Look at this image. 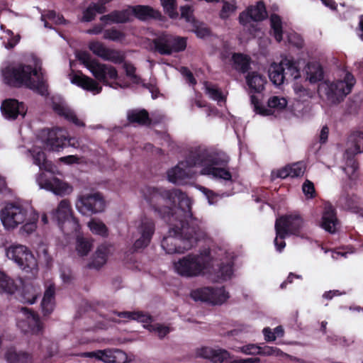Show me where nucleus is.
Returning a JSON list of instances; mask_svg holds the SVG:
<instances>
[{
    "label": "nucleus",
    "instance_id": "nucleus-1",
    "mask_svg": "<svg viewBox=\"0 0 363 363\" xmlns=\"http://www.w3.org/2000/svg\"><path fill=\"white\" fill-rule=\"evenodd\" d=\"M140 192L143 205L169 224L167 235L161 242L167 254L184 253L206 237L201 221L192 215V201L185 193L177 189L166 190L152 186H145Z\"/></svg>",
    "mask_w": 363,
    "mask_h": 363
},
{
    "label": "nucleus",
    "instance_id": "nucleus-2",
    "mask_svg": "<svg viewBox=\"0 0 363 363\" xmlns=\"http://www.w3.org/2000/svg\"><path fill=\"white\" fill-rule=\"evenodd\" d=\"M68 145L77 147L78 140L71 138L65 128L55 127L52 129H43L37 135L33 147L28 152L33 159V163L38 166L41 172L35 176V182L41 189L52 192L57 196L70 194L73 187L69 183L55 177L58 173L57 168L47 160L43 147L50 151L59 152Z\"/></svg>",
    "mask_w": 363,
    "mask_h": 363
},
{
    "label": "nucleus",
    "instance_id": "nucleus-3",
    "mask_svg": "<svg viewBox=\"0 0 363 363\" xmlns=\"http://www.w3.org/2000/svg\"><path fill=\"white\" fill-rule=\"evenodd\" d=\"M229 157L224 152H210L206 149L191 151L185 160L167 172L168 180L175 184H184L192 179L196 172L194 167H200V174L214 179L232 182V174L227 165Z\"/></svg>",
    "mask_w": 363,
    "mask_h": 363
},
{
    "label": "nucleus",
    "instance_id": "nucleus-4",
    "mask_svg": "<svg viewBox=\"0 0 363 363\" xmlns=\"http://www.w3.org/2000/svg\"><path fill=\"white\" fill-rule=\"evenodd\" d=\"M77 57L90 71L95 79L81 72H72L69 77L72 84L90 91L94 95L99 94L102 91V86L99 82L115 89L128 86L121 81L117 69L112 65L99 62L84 51L78 52Z\"/></svg>",
    "mask_w": 363,
    "mask_h": 363
},
{
    "label": "nucleus",
    "instance_id": "nucleus-5",
    "mask_svg": "<svg viewBox=\"0 0 363 363\" xmlns=\"http://www.w3.org/2000/svg\"><path fill=\"white\" fill-rule=\"evenodd\" d=\"M3 81L13 86H26L41 95L48 91L41 61L32 57L26 63L9 64L1 69Z\"/></svg>",
    "mask_w": 363,
    "mask_h": 363
},
{
    "label": "nucleus",
    "instance_id": "nucleus-6",
    "mask_svg": "<svg viewBox=\"0 0 363 363\" xmlns=\"http://www.w3.org/2000/svg\"><path fill=\"white\" fill-rule=\"evenodd\" d=\"M38 217L35 211L13 203L6 204L0 211V219L4 228L11 230L22 225L20 232L23 235L31 234L36 230Z\"/></svg>",
    "mask_w": 363,
    "mask_h": 363
},
{
    "label": "nucleus",
    "instance_id": "nucleus-7",
    "mask_svg": "<svg viewBox=\"0 0 363 363\" xmlns=\"http://www.w3.org/2000/svg\"><path fill=\"white\" fill-rule=\"evenodd\" d=\"M211 259L206 254H189L173 262L174 272L186 278L211 274Z\"/></svg>",
    "mask_w": 363,
    "mask_h": 363
},
{
    "label": "nucleus",
    "instance_id": "nucleus-8",
    "mask_svg": "<svg viewBox=\"0 0 363 363\" xmlns=\"http://www.w3.org/2000/svg\"><path fill=\"white\" fill-rule=\"evenodd\" d=\"M20 285H22L23 288L18 292L17 298L23 303H34L40 294V286H34L31 283L23 284L21 279L15 281L0 271V291L8 294H14Z\"/></svg>",
    "mask_w": 363,
    "mask_h": 363
},
{
    "label": "nucleus",
    "instance_id": "nucleus-9",
    "mask_svg": "<svg viewBox=\"0 0 363 363\" xmlns=\"http://www.w3.org/2000/svg\"><path fill=\"white\" fill-rule=\"evenodd\" d=\"M303 227L304 222L297 213L277 218L275 223L276 238L274 239L277 250L281 252L286 246L284 238L290 235H298Z\"/></svg>",
    "mask_w": 363,
    "mask_h": 363
},
{
    "label": "nucleus",
    "instance_id": "nucleus-10",
    "mask_svg": "<svg viewBox=\"0 0 363 363\" xmlns=\"http://www.w3.org/2000/svg\"><path fill=\"white\" fill-rule=\"evenodd\" d=\"M354 83L353 75L346 73L343 79L322 82L318 86V92L325 95L330 103H337L351 91Z\"/></svg>",
    "mask_w": 363,
    "mask_h": 363
},
{
    "label": "nucleus",
    "instance_id": "nucleus-11",
    "mask_svg": "<svg viewBox=\"0 0 363 363\" xmlns=\"http://www.w3.org/2000/svg\"><path fill=\"white\" fill-rule=\"evenodd\" d=\"M6 256L21 269L34 274L38 270L37 260L32 252L21 244L13 243L6 247Z\"/></svg>",
    "mask_w": 363,
    "mask_h": 363
},
{
    "label": "nucleus",
    "instance_id": "nucleus-12",
    "mask_svg": "<svg viewBox=\"0 0 363 363\" xmlns=\"http://www.w3.org/2000/svg\"><path fill=\"white\" fill-rule=\"evenodd\" d=\"M300 77L296 63L291 59L284 58L279 63H272L269 69V77L276 86L284 84L285 80L296 79Z\"/></svg>",
    "mask_w": 363,
    "mask_h": 363
},
{
    "label": "nucleus",
    "instance_id": "nucleus-13",
    "mask_svg": "<svg viewBox=\"0 0 363 363\" xmlns=\"http://www.w3.org/2000/svg\"><path fill=\"white\" fill-rule=\"evenodd\" d=\"M62 230L67 234L77 233L80 230L78 220L72 217L71 204L68 200H62L52 213Z\"/></svg>",
    "mask_w": 363,
    "mask_h": 363
},
{
    "label": "nucleus",
    "instance_id": "nucleus-14",
    "mask_svg": "<svg viewBox=\"0 0 363 363\" xmlns=\"http://www.w3.org/2000/svg\"><path fill=\"white\" fill-rule=\"evenodd\" d=\"M191 297L196 301L206 302L211 305H220L229 298L223 287H201L192 290Z\"/></svg>",
    "mask_w": 363,
    "mask_h": 363
},
{
    "label": "nucleus",
    "instance_id": "nucleus-15",
    "mask_svg": "<svg viewBox=\"0 0 363 363\" xmlns=\"http://www.w3.org/2000/svg\"><path fill=\"white\" fill-rule=\"evenodd\" d=\"M17 327L24 333L40 335L43 325L39 317L26 308H22L17 315Z\"/></svg>",
    "mask_w": 363,
    "mask_h": 363
},
{
    "label": "nucleus",
    "instance_id": "nucleus-16",
    "mask_svg": "<svg viewBox=\"0 0 363 363\" xmlns=\"http://www.w3.org/2000/svg\"><path fill=\"white\" fill-rule=\"evenodd\" d=\"M76 208L83 215L102 212L105 202L99 193H90L79 196L76 201Z\"/></svg>",
    "mask_w": 363,
    "mask_h": 363
},
{
    "label": "nucleus",
    "instance_id": "nucleus-17",
    "mask_svg": "<svg viewBox=\"0 0 363 363\" xmlns=\"http://www.w3.org/2000/svg\"><path fill=\"white\" fill-rule=\"evenodd\" d=\"M251 104L256 113L263 116L274 115L284 110L287 106L286 98L279 96H271L267 101V107L264 106L259 99L252 95L250 96Z\"/></svg>",
    "mask_w": 363,
    "mask_h": 363
},
{
    "label": "nucleus",
    "instance_id": "nucleus-18",
    "mask_svg": "<svg viewBox=\"0 0 363 363\" xmlns=\"http://www.w3.org/2000/svg\"><path fill=\"white\" fill-rule=\"evenodd\" d=\"M136 228L140 237L135 240L134 247L136 249L145 247L150 242L155 232L153 220L145 216H143L135 223Z\"/></svg>",
    "mask_w": 363,
    "mask_h": 363
},
{
    "label": "nucleus",
    "instance_id": "nucleus-19",
    "mask_svg": "<svg viewBox=\"0 0 363 363\" xmlns=\"http://www.w3.org/2000/svg\"><path fill=\"white\" fill-rule=\"evenodd\" d=\"M82 357L95 358L104 363H128L127 354L120 350H104L88 352L82 353Z\"/></svg>",
    "mask_w": 363,
    "mask_h": 363
},
{
    "label": "nucleus",
    "instance_id": "nucleus-20",
    "mask_svg": "<svg viewBox=\"0 0 363 363\" xmlns=\"http://www.w3.org/2000/svg\"><path fill=\"white\" fill-rule=\"evenodd\" d=\"M89 50L96 56L104 60L113 63H121L123 60V54L116 50L108 48L99 41H91L88 45Z\"/></svg>",
    "mask_w": 363,
    "mask_h": 363
},
{
    "label": "nucleus",
    "instance_id": "nucleus-21",
    "mask_svg": "<svg viewBox=\"0 0 363 363\" xmlns=\"http://www.w3.org/2000/svg\"><path fill=\"white\" fill-rule=\"evenodd\" d=\"M52 108L54 111L65 119L79 127H84L85 123L79 118L75 112L60 97L53 98Z\"/></svg>",
    "mask_w": 363,
    "mask_h": 363
},
{
    "label": "nucleus",
    "instance_id": "nucleus-22",
    "mask_svg": "<svg viewBox=\"0 0 363 363\" xmlns=\"http://www.w3.org/2000/svg\"><path fill=\"white\" fill-rule=\"evenodd\" d=\"M267 17V11L262 1H258L254 6H250L246 11L240 14V23L243 26H247L253 21H259Z\"/></svg>",
    "mask_w": 363,
    "mask_h": 363
},
{
    "label": "nucleus",
    "instance_id": "nucleus-23",
    "mask_svg": "<svg viewBox=\"0 0 363 363\" xmlns=\"http://www.w3.org/2000/svg\"><path fill=\"white\" fill-rule=\"evenodd\" d=\"M1 111L4 118L9 120H14L18 116L24 117L27 108L23 103L16 99H9L2 102Z\"/></svg>",
    "mask_w": 363,
    "mask_h": 363
},
{
    "label": "nucleus",
    "instance_id": "nucleus-24",
    "mask_svg": "<svg viewBox=\"0 0 363 363\" xmlns=\"http://www.w3.org/2000/svg\"><path fill=\"white\" fill-rule=\"evenodd\" d=\"M337 225L338 221L335 208L329 203H324L320 226L325 230L330 233H334L337 230Z\"/></svg>",
    "mask_w": 363,
    "mask_h": 363
},
{
    "label": "nucleus",
    "instance_id": "nucleus-25",
    "mask_svg": "<svg viewBox=\"0 0 363 363\" xmlns=\"http://www.w3.org/2000/svg\"><path fill=\"white\" fill-rule=\"evenodd\" d=\"M131 11L130 6L121 11H113L102 16L100 21L105 25L125 23L133 20Z\"/></svg>",
    "mask_w": 363,
    "mask_h": 363
},
{
    "label": "nucleus",
    "instance_id": "nucleus-26",
    "mask_svg": "<svg viewBox=\"0 0 363 363\" xmlns=\"http://www.w3.org/2000/svg\"><path fill=\"white\" fill-rule=\"evenodd\" d=\"M233 257L231 253H226V260H222L220 267L217 269H213L216 277H212L213 280L225 281L232 277L233 274Z\"/></svg>",
    "mask_w": 363,
    "mask_h": 363
},
{
    "label": "nucleus",
    "instance_id": "nucleus-27",
    "mask_svg": "<svg viewBox=\"0 0 363 363\" xmlns=\"http://www.w3.org/2000/svg\"><path fill=\"white\" fill-rule=\"evenodd\" d=\"M132 10V17H134L142 20L146 21L150 18H160L161 13L159 11L150 7L149 6L138 5L130 6Z\"/></svg>",
    "mask_w": 363,
    "mask_h": 363
},
{
    "label": "nucleus",
    "instance_id": "nucleus-28",
    "mask_svg": "<svg viewBox=\"0 0 363 363\" xmlns=\"http://www.w3.org/2000/svg\"><path fill=\"white\" fill-rule=\"evenodd\" d=\"M361 152H363V133L354 131L348 138L345 155L354 156Z\"/></svg>",
    "mask_w": 363,
    "mask_h": 363
},
{
    "label": "nucleus",
    "instance_id": "nucleus-29",
    "mask_svg": "<svg viewBox=\"0 0 363 363\" xmlns=\"http://www.w3.org/2000/svg\"><path fill=\"white\" fill-rule=\"evenodd\" d=\"M116 317H118L119 318L121 319L135 320L143 323H148L152 321V318L150 315L140 311H124L120 313L114 312L113 314L111 315L110 319L113 322H120V320H118Z\"/></svg>",
    "mask_w": 363,
    "mask_h": 363
},
{
    "label": "nucleus",
    "instance_id": "nucleus-30",
    "mask_svg": "<svg viewBox=\"0 0 363 363\" xmlns=\"http://www.w3.org/2000/svg\"><path fill=\"white\" fill-rule=\"evenodd\" d=\"M246 82L250 92L260 93L264 88L267 79L257 72H250L246 76Z\"/></svg>",
    "mask_w": 363,
    "mask_h": 363
},
{
    "label": "nucleus",
    "instance_id": "nucleus-31",
    "mask_svg": "<svg viewBox=\"0 0 363 363\" xmlns=\"http://www.w3.org/2000/svg\"><path fill=\"white\" fill-rule=\"evenodd\" d=\"M173 35L162 33L154 40L155 49L161 55H168V51L173 38Z\"/></svg>",
    "mask_w": 363,
    "mask_h": 363
},
{
    "label": "nucleus",
    "instance_id": "nucleus-32",
    "mask_svg": "<svg viewBox=\"0 0 363 363\" xmlns=\"http://www.w3.org/2000/svg\"><path fill=\"white\" fill-rule=\"evenodd\" d=\"M44 315H48L52 312L55 307V287L52 284L47 286L41 303Z\"/></svg>",
    "mask_w": 363,
    "mask_h": 363
},
{
    "label": "nucleus",
    "instance_id": "nucleus-33",
    "mask_svg": "<svg viewBox=\"0 0 363 363\" xmlns=\"http://www.w3.org/2000/svg\"><path fill=\"white\" fill-rule=\"evenodd\" d=\"M106 4L92 3L86 9L83 11L81 21L89 22L93 21L96 13H104L106 11Z\"/></svg>",
    "mask_w": 363,
    "mask_h": 363
},
{
    "label": "nucleus",
    "instance_id": "nucleus-34",
    "mask_svg": "<svg viewBox=\"0 0 363 363\" xmlns=\"http://www.w3.org/2000/svg\"><path fill=\"white\" fill-rule=\"evenodd\" d=\"M271 33L277 42L283 40L284 23L279 16L277 14H272L270 16Z\"/></svg>",
    "mask_w": 363,
    "mask_h": 363
},
{
    "label": "nucleus",
    "instance_id": "nucleus-35",
    "mask_svg": "<svg viewBox=\"0 0 363 363\" xmlns=\"http://www.w3.org/2000/svg\"><path fill=\"white\" fill-rule=\"evenodd\" d=\"M307 79L311 83L320 81L323 77V72L318 62H309L306 68Z\"/></svg>",
    "mask_w": 363,
    "mask_h": 363
},
{
    "label": "nucleus",
    "instance_id": "nucleus-36",
    "mask_svg": "<svg viewBox=\"0 0 363 363\" xmlns=\"http://www.w3.org/2000/svg\"><path fill=\"white\" fill-rule=\"evenodd\" d=\"M111 253V247L107 245H101L96 250L92 262L94 267H100L104 265L109 255Z\"/></svg>",
    "mask_w": 363,
    "mask_h": 363
},
{
    "label": "nucleus",
    "instance_id": "nucleus-37",
    "mask_svg": "<svg viewBox=\"0 0 363 363\" xmlns=\"http://www.w3.org/2000/svg\"><path fill=\"white\" fill-rule=\"evenodd\" d=\"M340 203L343 207L353 211L363 218V208L359 206V200L357 196H342L340 199Z\"/></svg>",
    "mask_w": 363,
    "mask_h": 363
},
{
    "label": "nucleus",
    "instance_id": "nucleus-38",
    "mask_svg": "<svg viewBox=\"0 0 363 363\" xmlns=\"http://www.w3.org/2000/svg\"><path fill=\"white\" fill-rule=\"evenodd\" d=\"M9 363H30L31 358L26 352L17 353L13 348L8 350L5 354Z\"/></svg>",
    "mask_w": 363,
    "mask_h": 363
},
{
    "label": "nucleus",
    "instance_id": "nucleus-39",
    "mask_svg": "<svg viewBox=\"0 0 363 363\" xmlns=\"http://www.w3.org/2000/svg\"><path fill=\"white\" fill-rule=\"evenodd\" d=\"M206 94L221 106L225 101V95L216 86L208 82L204 84Z\"/></svg>",
    "mask_w": 363,
    "mask_h": 363
},
{
    "label": "nucleus",
    "instance_id": "nucleus-40",
    "mask_svg": "<svg viewBox=\"0 0 363 363\" xmlns=\"http://www.w3.org/2000/svg\"><path fill=\"white\" fill-rule=\"evenodd\" d=\"M232 60L236 69L245 72L248 69L250 62V58L248 55L234 53L232 56Z\"/></svg>",
    "mask_w": 363,
    "mask_h": 363
},
{
    "label": "nucleus",
    "instance_id": "nucleus-41",
    "mask_svg": "<svg viewBox=\"0 0 363 363\" xmlns=\"http://www.w3.org/2000/svg\"><path fill=\"white\" fill-rule=\"evenodd\" d=\"M128 119L131 123L147 124L149 123V117L145 110H132L128 113Z\"/></svg>",
    "mask_w": 363,
    "mask_h": 363
},
{
    "label": "nucleus",
    "instance_id": "nucleus-42",
    "mask_svg": "<svg viewBox=\"0 0 363 363\" xmlns=\"http://www.w3.org/2000/svg\"><path fill=\"white\" fill-rule=\"evenodd\" d=\"M88 227L92 233L106 237L108 235V228L106 225L100 220L92 218L88 223Z\"/></svg>",
    "mask_w": 363,
    "mask_h": 363
},
{
    "label": "nucleus",
    "instance_id": "nucleus-43",
    "mask_svg": "<svg viewBox=\"0 0 363 363\" xmlns=\"http://www.w3.org/2000/svg\"><path fill=\"white\" fill-rule=\"evenodd\" d=\"M92 244L90 240L81 235L77 236L76 251L79 256L86 255L91 250Z\"/></svg>",
    "mask_w": 363,
    "mask_h": 363
},
{
    "label": "nucleus",
    "instance_id": "nucleus-44",
    "mask_svg": "<svg viewBox=\"0 0 363 363\" xmlns=\"http://www.w3.org/2000/svg\"><path fill=\"white\" fill-rule=\"evenodd\" d=\"M104 38L116 43H123L125 40V34L116 28H111L104 31Z\"/></svg>",
    "mask_w": 363,
    "mask_h": 363
},
{
    "label": "nucleus",
    "instance_id": "nucleus-45",
    "mask_svg": "<svg viewBox=\"0 0 363 363\" xmlns=\"http://www.w3.org/2000/svg\"><path fill=\"white\" fill-rule=\"evenodd\" d=\"M0 38L4 46L7 49H10L18 43L20 36L18 35H15L11 30H6Z\"/></svg>",
    "mask_w": 363,
    "mask_h": 363
},
{
    "label": "nucleus",
    "instance_id": "nucleus-46",
    "mask_svg": "<svg viewBox=\"0 0 363 363\" xmlns=\"http://www.w3.org/2000/svg\"><path fill=\"white\" fill-rule=\"evenodd\" d=\"M186 48V38L184 37L174 35L169 51L168 55L173 52H179L184 50Z\"/></svg>",
    "mask_w": 363,
    "mask_h": 363
},
{
    "label": "nucleus",
    "instance_id": "nucleus-47",
    "mask_svg": "<svg viewBox=\"0 0 363 363\" xmlns=\"http://www.w3.org/2000/svg\"><path fill=\"white\" fill-rule=\"evenodd\" d=\"M230 349L236 352H240L246 355H256L259 352V345L253 343L242 346L234 345Z\"/></svg>",
    "mask_w": 363,
    "mask_h": 363
},
{
    "label": "nucleus",
    "instance_id": "nucleus-48",
    "mask_svg": "<svg viewBox=\"0 0 363 363\" xmlns=\"http://www.w3.org/2000/svg\"><path fill=\"white\" fill-rule=\"evenodd\" d=\"M41 20L44 21V26L46 28H50L48 25V21L55 24H62L65 22V19L62 16L56 13L54 11H48L41 16Z\"/></svg>",
    "mask_w": 363,
    "mask_h": 363
},
{
    "label": "nucleus",
    "instance_id": "nucleus-49",
    "mask_svg": "<svg viewBox=\"0 0 363 363\" xmlns=\"http://www.w3.org/2000/svg\"><path fill=\"white\" fill-rule=\"evenodd\" d=\"M162 6L164 11L172 19H176L179 16L177 10V1L176 0H160Z\"/></svg>",
    "mask_w": 363,
    "mask_h": 363
},
{
    "label": "nucleus",
    "instance_id": "nucleus-50",
    "mask_svg": "<svg viewBox=\"0 0 363 363\" xmlns=\"http://www.w3.org/2000/svg\"><path fill=\"white\" fill-rule=\"evenodd\" d=\"M144 327L160 338L164 337L170 332V328L168 326L160 323L144 325Z\"/></svg>",
    "mask_w": 363,
    "mask_h": 363
},
{
    "label": "nucleus",
    "instance_id": "nucleus-51",
    "mask_svg": "<svg viewBox=\"0 0 363 363\" xmlns=\"http://www.w3.org/2000/svg\"><path fill=\"white\" fill-rule=\"evenodd\" d=\"M236 9V2L234 0L224 1L220 13V18L223 19L228 18L235 11Z\"/></svg>",
    "mask_w": 363,
    "mask_h": 363
},
{
    "label": "nucleus",
    "instance_id": "nucleus-52",
    "mask_svg": "<svg viewBox=\"0 0 363 363\" xmlns=\"http://www.w3.org/2000/svg\"><path fill=\"white\" fill-rule=\"evenodd\" d=\"M345 156L347 157V162L343 170L350 179H353L355 177V173L357 169V162L353 160V156L346 155Z\"/></svg>",
    "mask_w": 363,
    "mask_h": 363
},
{
    "label": "nucleus",
    "instance_id": "nucleus-53",
    "mask_svg": "<svg viewBox=\"0 0 363 363\" xmlns=\"http://www.w3.org/2000/svg\"><path fill=\"white\" fill-rule=\"evenodd\" d=\"M191 30L194 32L199 38H205L210 33L208 28L203 23L196 21L191 25Z\"/></svg>",
    "mask_w": 363,
    "mask_h": 363
},
{
    "label": "nucleus",
    "instance_id": "nucleus-54",
    "mask_svg": "<svg viewBox=\"0 0 363 363\" xmlns=\"http://www.w3.org/2000/svg\"><path fill=\"white\" fill-rule=\"evenodd\" d=\"M294 91L297 99L300 101H306L308 98H311L312 95L310 90L306 89L303 85L298 83L294 84Z\"/></svg>",
    "mask_w": 363,
    "mask_h": 363
},
{
    "label": "nucleus",
    "instance_id": "nucleus-55",
    "mask_svg": "<svg viewBox=\"0 0 363 363\" xmlns=\"http://www.w3.org/2000/svg\"><path fill=\"white\" fill-rule=\"evenodd\" d=\"M258 354L264 355V356H275V357H284L286 354L281 351L279 348L275 347H269V346H264V347H260L259 346V352Z\"/></svg>",
    "mask_w": 363,
    "mask_h": 363
},
{
    "label": "nucleus",
    "instance_id": "nucleus-56",
    "mask_svg": "<svg viewBox=\"0 0 363 363\" xmlns=\"http://www.w3.org/2000/svg\"><path fill=\"white\" fill-rule=\"evenodd\" d=\"M290 168V177H298L302 176L306 170V165L302 162H298L289 164Z\"/></svg>",
    "mask_w": 363,
    "mask_h": 363
},
{
    "label": "nucleus",
    "instance_id": "nucleus-57",
    "mask_svg": "<svg viewBox=\"0 0 363 363\" xmlns=\"http://www.w3.org/2000/svg\"><path fill=\"white\" fill-rule=\"evenodd\" d=\"M230 358V354L228 351L221 348H216L213 350V355L212 361L214 362H223Z\"/></svg>",
    "mask_w": 363,
    "mask_h": 363
},
{
    "label": "nucleus",
    "instance_id": "nucleus-58",
    "mask_svg": "<svg viewBox=\"0 0 363 363\" xmlns=\"http://www.w3.org/2000/svg\"><path fill=\"white\" fill-rule=\"evenodd\" d=\"M123 68L125 71L127 77L134 84H140L141 82L140 78L135 74V67L129 62H125L123 64Z\"/></svg>",
    "mask_w": 363,
    "mask_h": 363
},
{
    "label": "nucleus",
    "instance_id": "nucleus-59",
    "mask_svg": "<svg viewBox=\"0 0 363 363\" xmlns=\"http://www.w3.org/2000/svg\"><path fill=\"white\" fill-rule=\"evenodd\" d=\"M206 197L208 202L210 205L215 204L221 198L219 194H215L211 190L201 186L197 187Z\"/></svg>",
    "mask_w": 363,
    "mask_h": 363
},
{
    "label": "nucleus",
    "instance_id": "nucleus-60",
    "mask_svg": "<svg viewBox=\"0 0 363 363\" xmlns=\"http://www.w3.org/2000/svg\"><path fill=\"white\" fill-rule=\"evenodd\" d=\"M181 18H184L190 26L196 20L193 15V9L190 6H184L180 8Z\"/></svg>",
    "mask_w": 363,
    "mask_h": 363
},
{
    "label": "nucleus",
    "instance_id": "nucleus-61",
    "mask_svg": "<svg viewBox=\"0 0 363 363\" xmlns=\"http://www.w3.org/2000/svg\"><path fill=\"white\" fill-rule=\"evenodd\" d=\"M287 41L289 44L296 47L301 48L303 45V40L300 35L295 32H289L286 33Z\"/></svg>",
    "mask_w": 363,
    "mask_h": 363
},
{
    "label": "nucleus",
    "instance_id": "nucleus-62",
    "mask_svg": "<svg viewBox=\"0 0 363 363\" xmlns=\"http://www.w3.org/2000/svg\"><path fill=\"white\" fill-rule=\"evenodd\" d=\"M302 191L308 199H312L315 195V191L313 183L309 180H306L302 185Z\"/></svg>",
    "mask_w": 363,
    "mask_h": 363
},
{
    "label": "nucleus",
    "instance_id": "nucleus-63",
    "mask_svg": "<svg viewBox=\"0 0 363 363\" xmlns=\"http://www.w3.org/2000/svg\"><path fill=\"white\" fill-rule=\"evenodd\" d=\"M289 172L290 168L289 165H286L281 169L273 170L271 174L272 179H275L277 178L285 179L288 177H290Z\"/></svg>",
    "mask_w": 363,
    "mask_h": 363
},
{
    "label": "nucleus",
    "instance_id": "nucleus-64",
    "mask_svg": "<svg viewBox=\"0 0 363 363\" xmlns=\"http://www.w3.org/2000/svg\"><path fill=\"white\" fill-rule=\"evenodd\" d=\"M252 331L250 325L246 324H240L236 328L229 332V335H238L240 333H248Z\"/></svg>",
    "mask_w": 363,
    "mask_h": 363
}]
</instances>
